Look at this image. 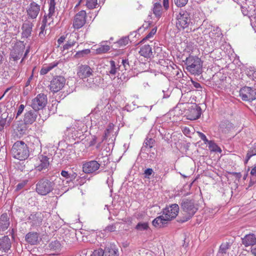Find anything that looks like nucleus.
I'll list each match as a JSON object with an SVG mask.
<instances>
[{
  "instance_id": "1",
  "label": "nucleus",
  "mask_w": 256,
  "mask_h": 256,
  "mask_svg": "<svg viewBox=\"0 0 256 256\" xmlns=\"http://www.w3.org/2000/svg\"><path fill=\"white\" fill-rule=\"evenodd\" d=\"M14 158L20 160H26L30 156V150L27 144L22 141H17L12 148Z\"/></svg>"
},
{
  "instance_id": "2",
  "label": "nucleus",
  "mask_w": 256,
  "mask_h": 256,
  "mask_svg": "<svg viewBox=\"0 0 256 256\" xmlns=\"http://www.w3.org/2000/svg\"><path fill=\"white\" fill-rule=\"evenodd\" d=\"M185 64L186 70L192 74L199 76L202 72V62L196 56H190L186 58Z\"/></svg>"
},
{
  "instance_id": "3",
  "label": "nucleus",
  "mask_w": 256,
  "mask_h": 256,
  "mask_svg": "<svg viewBox=\"0 0 256 256\" xmlns=\"http://www.w3.org/2000/svg\"><path fill=\"white\" fill-rule=\"evenodd\" d=\"M182 206V222H186L191 218L198 210L194 202L192 200H184L181 204Z\"/></svg>"
},
{
  "instance_id": "4",
  "label": "nucleus",
  "mask_w": 256,
  "mask_h": 256,
  "mask_svg": "<svg viewBox=\"0 0 256 256\" xmlns=\"http://www.w3.org/2000/svg\"><path fill=\"white\" fill-rule=\"evenodd\" d=\"M66 78L61 76H56L52 78L48 85L50 91L54 94L61 90L66 84Z\"/></svg>"
},
{
  "instance_id": "5",
  "label": "nucleus",
  "mask_w": 256,
  "mask_h": 256,
  "mask_svg": "<svg viewBox=\"0 0 256 256\" xmlns=\"http://www.w3.org/2000/svg\"><path fill=\"white\" fill-rule=\"evenodd\" d=\"M53 189L54 184L47 180H41L36 185V192L42 196H46L52 192Z\"/></svg>"
},
{
  "instance_id": "6",
  "label": "nucleus",
  "mask_w": 256,
  "mask_h": 256,
  "mask_svg": "<svg viewBox=\"0 0 256 256\" xmlns=\"http://www.w3.org/2000/svg\"><path fill=\"white\" fill-rule=\"evenodd\" d=\"M240 96L244 101L251 102L256 99V90L244 86L240 90Z\"/></svg>"
},
{
  "instance_id": "7",
  "label": "nucleus",
  "mask_w": 256,
  "mask_h": 256,
  "mask_svg": "<svg viewBox=\"0 0 256 256\" xmlns=\"http://www.w3.org/2000/svg\"><path fill=\"white\" fill-rule=\"evenodd\" d=\"M47 102L46 95L44 94H40L32 100L30 106L34 110L38 111L44 108Z\"/></svg>"
},
{
  "instance_id": "8",
  "label": "nucleus",
  "mask_w": 256,
  "mask_h": 256,
  "mask_svg": "<svg viewBox=\"0 0 256 256\" xmlns=\"http://www.w3.org/2000/svg\"><path fill=\"white\" fill-rule=\"evenodd\" d=\"M176 25L179 30H184L188 28L190 23V14L186 11L180 12L176 17Z\"/></svg>"
},
{
  "instance_id": "9",
  "label": "nucleus",
  "mask_w": 256,
  "mask_h": 256,
  "mask_svg": "<svg viewBox=\"0 0 256 256\" xmlns=\"http://www.w3.org/2000/svg\"><path fill=\"white\" fill-rule=\"evenodd\" d=\"M87 14L84 10H82L76 13L74 16L72 27L76 30H78L83 27L86 22Z\"/></svg>"
},
{
  "instance_id": "10",
  "label": "nucleus",
  "mask_w": 256,
  "mask_h": 256,
  "mask_svg": "<svg viewBox=\"0 0 256 256\" xmlns=\"http://www.w3.org/2000/svg\"><path fill=\"white\" fill-rule=\"evenodd\" d=\"M32 162L35 169L38 171L47 168L50 165L49 158L42 154L32 159Z\"/></svg>"
},
{
  "instance_id": "11",
  "label": "nucleus",
  "mask_w": 256,
  "mask_h": 256,
  "mask_svg": "<svg viewBox=\"0 0 256 256\" xmlns=\"http://www.w3.org/2000/svg\"><path fill=\"white\" fill-rule=\"evenodd\" d=\"M100 164L94 160L85 162L82 164V172L86 174H93L100 168Z\"/></svg>"
},
{
  "instance_id": "12",
  "label": "nucleus",
  "mask_w": 256,
  "mask_h": 256,
  "mask_svg": "<svg viewBox=\"0 0 256 256\" xmlns=\"http://www.w3.org/2000/svg\"><path fill=\"white\" fill-rule=\"evenodd\" d=\"M179 206L177 204H172L169 206L166 207L163 212V214L168 219L170 220L175 218L179 212Z\"/></svg>"
},
{
  "instance_id": "13",
  "label": "nucleus",
  "mask_w": 256,
  "mask_h": 256,
  "mask_svg": "<svg viewBox=\"0 0 256 256\" xmlns=\"http://www.w3.org/2000/svg\"><path fill=\"white\" fill-rule=\"evenodd\" d=\"M92 73V70L88 66L82 64L78 67L76 74L80 79L84 80L85 79L90 76Z\"/></svg>"
},
{
  "instance_id": "14",
  "label": "nucleus",
  "mask_w": 256,
  "mask_h": 256,
  "mask_svg": "<svg viewBox=\"0 0 256 256\" xmlns=\"http://www.w3.org/2000/svg\"><path fill=\"white\" fill-rule=\"evenodd\" d=\"M201 115V109L194 104L189 108L186 114L187 119L192 120L198 119Z\"/></svg>"
},
{
  "instance_id": "15",
  "label": "nucleus",
  "mask_w": 256,
  "mask_h": 256,
  "mask_svg": "<svg viewBox=\"0 0 256 256\" xmlns=\"http://www.w3.org/2000/svg\"><path fill=\"white\" fill-rule=\"evenodd\" d=\"M40 5L36 2H30L26 9L28 18L30 19H36L40 12Z\"/></svg>"
},
{
  "instance_id": "16",
  "label": "nucleus",
  "mask_w": 256,
  "mask_h": 256,
  "mask_svg": "<svg viewBox=\"0 0 256 256\" xmlns=\"http://www.w3.org/2000/svg\"><path fill=\"white\" fill-rule=\"evenodd\" d=\"M43 218V214L41 212H36L31 214L28 217V220L32 225L39 226L42 224Z\"/></svg>"
},
{
  "instance_id": "17",
  "label": "nucleus",
  "mask_w": 256,
  "mask_h": 256,
  "mask_svg": "<svg viewBox=\"0 0 256 256\" xmlns=\"http://www.w3.org/2000/svg\"><path fill=\"white\" fill-rule=\"evenodd\" d=\"M11 242L8 236H5L0 238V250L7 252L11 248Z\"/></svg>"
},
{
  "instance_id": "18",
  "label": "nucleus",
  "mask_w": 256,
  "mask_h": 256,
  "mask_svg": "<svg viewBox=\"0 0 256 256\" xmlns=\"http://www.w3.org/2000/svg\"><path fill=\"white\" fill-rule=\"evenodd\" d=\"M242 241L246 247L252 246L256 243V237L254 234H250L242 238Z\"/></svg>"
},
{
  "instance_id": "19",
  "label": "nucleus",
  "mask_w": 256,
  "mask_h": 256,
  "mask_svg": "<svg viewBox=\"0 0 256 256\" xmlns=\"http://www.w3.org/2000/svg\"><path fill=\"white\" fill-rule=\"evenodd\" d=\"M10 224V218L6 214H3L0 216V233L6 230Z\"/></svg>"
},
{
  "instance_id": "20",
  "label": "nucleus",
  "mask_w": 256,
  "mask_h": 256,
  "mask_svg": "<svg viewBox=\"0 0 256 256\" xmlns=\"http://www.w3.org/2000/svg\"><path fill=\"white\" fill-rule=\"evenodd\" d=\"M168 221V219H166L165 216L162 214L154 218L152 222V224L156 228H160L164 226Z\"/></svg>"
},
{
  "instance_id": "21",
  "label": "nucleus",
  "mask_w": 256,
  "mask_h": 256,
  "mask_svg": "<svg viewBox=\"0 0 256 256\" xmlns=\"http://www.w3.org/2000/svg\"><path fill=\"white\" fill-rule=\"evenodd\" d=\"M59 64L58 61H54L52 62H51L48 64H44L40 70V74L44 76L47 74L49 72L52 70L54 68L56 67Z\"/></svg>"
},
{
  "instance_id": "22",
  "label": "nucleus",
  "mask_w": 256,
  "mask_h": 256,
  "mask_svg": "<svg viewBox=\"0 0 256 256\" xmlns=\"http://www.w3.org/2000/svg\"><path fill=\"white\" fill-rule=\"evenodd\" d=\"M39 235L36 232H30L26 236V240L31 244H36L38 241Z\"/></svg>"
},
{
  "instance_id": "23",
  "label": "nucleus",
  "mask_w": 256,
  "mask_h": 256,
  "mask_svg": "<svg viewBox=\"0 0 256 256\" xmlns=\"http://www.w3.org/2000/svg\"><path fill=\"white\" fill-rule=\"evenodd\" d=\"M37 114L32 110L26 112L24 114V122L26 124H32L36 120Z\"/></svg>"
},
{
  "instance_id": "24",
  "label": "nucleus",
  "mask_w": 256,
  "mask_h": 256,
  "mask_svg": "<svg viewBox=\"0 0 256 256\" xmlns=\"http://www.w3.org/2000/svg\"><path fill=\"white\" fill-rule=\"evenodd\" d=\"M139 54L144 58H150L152 55V48L149 45H144L140 48Z\"/></svg>"
},
{
  "instance_id": "25",
  "label": "nucleus",
  "mask_w": 256,
  "mask_h": 256,
  "mask_svg": "<svg viewBox=\"0 0 256 256\" xmlns=\"http://www.w3.org/2000/svg\"><path fill=\"white\" fill-rule=\"evenodd\" d=\"M32 24L30 22L24 23L22 26L23 37L28 38L31 34Z\"/></svg>"
},
{
  "instance_id": "26",
  "label": "nucleus",
  "mask_w": 256,
  "mask_h": 256,
  "mask_svg": "<svg viewBox=\"0 0 256 256\" xmlns=\"http://www.w3.org/2000/svg\"><path fill=\"white\" fill-rule=\"evenodd\" d=\"M104 252V256H118V250L114 246H106Z\"/></svg>"
},
{
  "instance_id": "27",
  "label": "nucleus",
  "mask_w": 256,
  "mask_h": 256,
  "mask_svg": "<svg viewBox=\"0 0 256 256\" xmlns=\"http://www.w3.org/2000/svg\"><path fill=\"white\" fill-rule=\"evenodd\" d=\"M76 40L77 38L76 35L74 34H70L67 42L63 46V50H68L74 46L76 44Z\"/></svg>"
},
{
  "instance_id": "28",
  "label": "nucleus",
  "mask_w": 256,
  "mask_h": 256,
  "mask_svg": "<svg viewBox=\"0 0 256 256\" xmlns=\"http://www.w3.org/2000/svg\"><path fill=\"white\" fill-rule=\"evenodd\" d=\"M152 11L154 14L156 18H159L162 16L163 10L160 2H156L154 4Z\"/></svg>"
},
{
  "instance_id": "29",
  "label": "nucleus",
  "mask_w": 256,
  "mask_h": 256,
  "mask_svg": "<svg viewBox=\"0 0 256 256\" xmlns=\"http://www.w3.org/2000/svg\"><path fill=\"white\" fill-rule=\"evenodd\" d=\"M114 128V124L112 123H110L108 124V126L104 132V134L103 136V138L102 140V142L106 140L110 136V134L113 132Z\"/></svg>"
},
{
  "instance_id": "30",
  "label": "nucleus",
  "mask_w": 256,
  "mask_h": 256,
  "mask_svg": "<svg viewBox=\"0 0 256 256\" xmlns=\"http://www.w3.org/2000/svg\"><path fill=\"white\" fill-rule=\"evenodd\" d=\"M206 144H208V148L212 152H222L221 148L213 141L209 140Z\"/></svg>"
},
{
  "instance_id": "31",
  "label": "nucleus",
  "mask_w": 256,
  "mask_h": 256,
  "mask_svg": "<svg viewBox=\"0 0 256 256\" xmlns=\"http://www.w3.org/2000/svg\"><path fill=\"white\" fill-rule=\"evenodd\" d=\"M86 6L90 10L96 8L98 6V0H86Z\"/></svg>"
},
{
  "instance_id": "32",
  "label": "nucleus",
  "mask_w": 256,
  "mask_h": 256,
  "mask_svg": "<svg viewBox=\"0 0 256 256\" xmlns=\"http://www.w3.org/2000/svg\"><path fill=\"white\" fill-rule=\"evenodd\" d=\"M148 224L146 222H138L135 227V229L138 231L146 230H148Z\"/></svg>"
},
{
  "instance_id": "33",
  "label": "nucleus",
  "mask_w": 256,
  "mask_h": 256,
  "mask_svg": "<svg viewBox=\"0 0 256 256\" xmlns=\"http://www.w3.org/2000/svg\"><path fill=\"white\" fill-rule=\"evenodd\" d=\"M110 50V46L108 45H101L96 49L97 54H103L106 52Z\"/></svg>"
},
{
  "instance_id": "34",
  "label": "nucleus",
  "mask_w": 256,
  "mask_h": 256,
  "mask_svg": "<svg viewBox=\"0 0 256 256\" xmlns=\"http://www.w3.org/2000/svg\"><path fill=\"white\" fill-rule=\"evenodd\" d=\"M90 50L89 49H85L82 50H80L76 52L74 56V57L76 58H78L81 57H83L84 55L88 54L90 53Z\"/></svg>"
},
{
  "instance_id": "35",
  "label": "nucleus",
  "mask_w": 256,
  "mask_h": 256,
  "mask_svg": "<svg viewBox=\"0 0 256 256\" xmlns=\"http://www.w3.org/2000/svg\"><path fill=\"white\" fill-rule=\"evenodd\" d=\"M230 244L228 242L222 244L219 249V252L221 254H226L228 250L230 248Z\"/></svg>"
},
{
  "instance_id": "36",
  "label": "nucleus",
  "mask_w": 256,
  "mask_h": 256,
  "mask_svg": "<svg viewBox=\"0 0 256 256\" xmlns=\"http://www.w3.org/2000/svg\"><path fill=\"white\" fill-rule=\"evenodd\" d=\"M157 30L156 27H154L152 29L150 32L140 41V42H143L146 40H148L156 34Z\"/></svg>"
},
{
  "instance_id": "37",
  "label": "nucleus",
  "mask_w": 256,
  "mask_h": 256,
  "mask_svg": "<svg viewBox=\"0 0 256 256\" xmlns=\"http://www.w3.org/2000/svg\"><path fill=\"white\" fill-rule=\"evenodd\" d=\"M110 70L109 71L110 74H111L114 75L117 72V70L119 69L120 68H116V63L114 60L110 61Z\"/></svg>"
},
{
  "instance_id": "38",
  "label": "nucleus",
  "mask_w": 256,
  "mask_h": 256,
  "mask_svg": "<svg viewBox=\"0 0 256 256\" xmlns=\"http://www.w3.org/2000/svg\"><path fill=\"white\" fill-rule=\"evenodd\" d=\"M129 42V38L128 37H124L119 40L117 44L120 46H124L127 45Z\"/></svg>"
},
{
  "instance_id": "39",
  "label": "nucleus",
  "mask_w": 256,
  "mask_h": 256,
  "mask_svg": "<svg viewBox=\"0 0 256 256\" xmlns=\"http://www.w3.org/2000/svg\"><path fill=\"white\" fill-rule=\"evenodd\" d=\"M48 19L47 16H44V19L42 21V24L40 26V32L39 35L40 36L41 34H44V32L45 30V28L46 26Z\"/></svg>"
},
{
  "instance_id": "40",
  "label": "nucleus",
  "mask_w": 256,
  "mask_h": 256,
  "mask_svg": "<svg viewBox=\"0 0 256 256\" xmlns=\"http://www.w3.org/2000/svg\"><path fill=\"white\" fill-rule=\"evenodd\" d=\"M188 0H174V4L178 6V7H183L185 6Z\"/></svg>"
},
{
  "instance_id": "41",
  "label": "nucleus",
  "mask_w": 256,
  "mask_h": 256,
  "mask_svg": "<svg viewBox=\"0 0 256 256\" xmlns=\"http://www.w3.org/2000/svg\"><path fill=\"white\" fill-rule=\"evenodd\" d=\"M104 250L102 248H100L94 250L90 254V256H104Z\"/></svg>"
},
{
  "instance_id": "42",
  "label": "nucleus",
  "mask_w": 256,
  "mask_h": 256,
  "mask_svg": "<svg viewBox=\"0 0 256 256\" xmlns=\"http://www.w3.org/2000/svg\"><path fill=\"white\" fill-rule=\"evenodd\" d=\"M154 142V140L152 138L146 139L144 142V146L150 148L153 147Z\"/></svg>"
},
{
  "instance_id": "43",
  "label": "nucleus",
  "mask_w": 256,
  "mask_h": 256,
  "mask_svg": "<svg viewBox=\"0 0 256 256\" xmlns=\"http://www.w3.org/2000/svg\"><path fill=\"white\" fill-rule=\"evenodd\" d=\"M55 8L56 7H52V6H49L48 8V13L47 16H47V19H50V20H52V16H53L55 12Z\"/></svg>"
},
{
  "instance_id": "44",
  "label": "nucleus",
  "mask_w": 256,
  "mask_h": 256,
  "mask_svg": "<svg viewBox=\"0 0 256 256\" xmlns=\"http://www.w3.org/2000/svg\"><path fill=\"white\" fill-rule=\"evenodd\" d=\"M251 180L256 182V166L252 168L250 172Z\"/></svg>"
},
{
  "instance_id": "45",
  "label": "nucleus",
  "mask_w": 256,
  "mask_h": 256,
  "mask_svg": "<svg viewBox=\"0 0 256 256\" xmlns=\"http://www.w3.org/2000/svg\"><path fill=\"white\" fill-rule=\"evenodd\" d=\"M196 133L198 134L199 137L204 142V144H206L209 141L205 134H204L203 133L200 132H197Z\"/></svg>"
},
{
  "instance_id": "46",
  "label": "nucleus",
  "mask_w": 256,
  "mask_h": 256,
  "mask_svg": "<svg viewBox=\"0 0 256 256\" xmlns=\"http://www.w3.org/2000/svg\"><path fill=\"white\" fill-rule=\"evenodd\" d=\"M150 24L148 22H145L142 26L140 28V30L141 31L144 30L150 27Z\"/></svg>"
},
{
  "instance_id": "47",
  "label": "nucleus",
  "mask_w": 256,
  "mask_h": 256,
  "mask_svg": "<svg viewBox=\"0 0 256 256\" xmlns=\"http://www.w3.org/2000/svg\"><path fill=\"white\" fill-rule=\"evenodd\" d=\"M256 151L255 152H252V150H249L248 153H247V155H246V163H247L248 160H250V158L252 156H254V155H256Z\"/></svg>"
},
{
  "instance_id": "48",
  "label": "nucleus",
  "mask_w": 256,
  "mask_h": 256,
  "mask_svg": "<svg viewBox=\"0 0 256 256\" xmlns=\"http://www.w3.org/2000/svg\"><path fill=\"white\" fill-rule=\"evenodd\" d=\"M122 66L124 68V70H127L130 68L129 62L128 60H122Z\"/></svg>"
},
{
  "instance_id": "49",
  "label": "nucleus",
  "mask_w": 256,
  "mask_h": 256,
  "mask_svg": "<svg viewBox=\"0 0 256 256\" xmlns=\"http://www.w3.org/2000/svg\"><path fill=\"white\" fill-rule=\"evenodd\" d=\"M162 4L164 9L168 10L170 8L169 0H163Z\"/></svg>"
},
{
  "instance_id": "50",
  "label": "nucleus",
  "mask_w": 256,
  "mask_h": 256,
  "mask_svg": "<svg viewBox=\"0 0 256 256\" xmlns=\"http://www.w3.org/2000/svg\"><path fill=\"white\" fill-rule=\"evenodd\" d=\"M6 124V120L2 119L0 120V131L4 130V126Z\"/></svg>"
},
{
  "instance_id": "51",
  "label": "nucleus",
  "mask_w": 256,
  "mask_h": 256,
  "mask_svg": "<svg viewBox=\"0 0 256 256\" xmlns=\"http://www.w3.org/2000/svg\"><path fill=\"white\" fill-rule=\"evenodd\" d=\"M106 230L108 232H114L116 230V226L114 225H109L106 228Z\"/></svg>"
},
{
  "instance_id": "52",
  "label": "nucleus",
  "mask_w": 256,
  "mask_h": 256,
  "mask_svg": "<svg viewBox=\"0 0 256 256\" xmlns=\"http://www.w3.org/2000/svg\"><path fill=\"white\" fill-rule=\"evenodd\" d=\"M66 38V36H61L58 40V46H60V45L64 42V40Z\"/></svg>"
},
{
  "instance_id": "53",
  "label": "nucleus",
  "mask_w": 256,
  "mask_h": 256,
  "mask_svg": "<svg viewBox=\"0 0 256 256\" xmlns=\"http://www.w3.org/2000/svg\"><path fill=\"white\" fill-rule=\"evenodd\" d=\"M182 132L186 135H188L190 134V130L189 128L186 127V126L182 128Z\"/></svg>"
},
{
  "instance_id": "54",
  "label": "nucleus",
  "mask_w": 256,
  "mask_h": 256,
  "mask_svg": "<svg viewBox=\"0 0 256 256\" xmlns=\"http://www.w3.org/2000/svg\"><path fill=\"white\" fill-rule=\"evenodd\" d=\"M24 108V104H20L18 108L17 115H20L23 112Z\"/></svg>"
},
{
  "instance_id": "55",
  "label": "nucleus",
  "mask_w": 256,
  "mask_h": 256,
  "mask_svg": "<svg viewBox=\"0 0 256 256\" xmlns=\"http://www.w3.org/2000/svg\"><path fill=\"white\" fill-rule=\"evenodd\" d=\"M191 81H192V85L194 86V88H201V86L200 83H198L196 82H195L192 80H191Z\"/></svg>"
},
{
  "instance_id": "56",
  "label": "nucleus",
  "mask_w": 256,
  "mask_h": 256,
  "mask_svg": "<svg viewBox=\"0 0 256 256\" xmlns=\"http://www.w3.org/2000/svg\"><path fill=\"white\" fill-rule=\"evenodd\" d=\"M61 175L66 178H68L70 177L68 172L64 170L61 172Z\"/></svg>"
},
{
  "instance_id": "57",
  "label": "nucleus",
  "mask_w": 256,
  "mask_h": 256,
  "mask_svg": "<svg viewBox=\"0 0 256 256\" xmlns=\"http://www.w3.org/2000/svg\"><path fill=\"white\" fill-rule=\"evenodd\" d=\"M96 139L97 138L96 136H93L92 140L90 142V146H92L96 144Z\"/></svg>"
},
{
  "instance_id": "58",
  "label": "nucleus",
  "mask_w": 256,
  "mask_h": 256,
  "mask_svg": "<svg viewBox=\"0 0 256 256\" xmlns=\"http://www.w3.org/2000/svg\"><path fill=\"white\" fill-rule=\"evenodd\" d=\"M152 172V168H147L144 171V174L147 175H151Z\"/></svg>"
},
{
  "instance_id": "59",
  "label": "nucleus",
  "mask_w": 256,
  "mask_h": 256,
  "mask_svg": "<svg viewBox=\"0 0 256 256\" xmlns=\"http://www.w3.org/2000/svg\"><path fill=\"white\" fill-rule=\"evenodd\" d=\"M56 3L55 0L50 1L49 4V6L56 7Z\"/></svg>"
},
{
  "instance_id": "60",
  "label": "nucleus",
  "mask_w": 256,
  "mask_h": 256,
  "mask_svg": "<svg viewBox=\"0 0 256 256\" xmlns=\"http://www.w3.org/2000/svg\"><path fill=\"white\" fill-rule=\"evenodd\" d=\"M251 252L254 256H256V246L252 248L251 250Z\"/></svg>"
},
{
  "instance_id": "61",
  "label": "nucleus",
  "mask_w": 256,
  "mask_h": 256,
  "mask_svg": "<svg viewBox=\"0 0 256 256\" xmlns=\"http://www.w3.org/2000/svg\"><path fill=\"white\" fill-rule=\"evenodd\" d=\"M86 178H80V181L79 182V184H80V185H82V184H83L86 180Z\"/></svg>"
},
{
  "instance_id": "62",
  "label": "nucleus",
  "mask_w": 256,
  "mask_h": 256,
  "mask_svg": "<svg viewBox=\"0 0 256 256\" xmlns=\"http://www.w3.org/2000/svg\"><path fill=\"white\" fill-rule=\"evenodd\" d=\"M82 0H77L76 1H78V3L76 5L74 8H78L80 4L82 3Z\"/></svg>"
},
{
  "instance_id": "63",
  "label": "nucleus",
  "mask_w": 256,
  "mask_h": 256,
  "mask_svg": "<svg viewBox=\"0 0 256 256\" xmlns=\"http://www.w3.org/2000/svg\"><path fill=\"white\" fill-rule=\"evenodd\" d=\"M36 68V67L35 66V67L33 68V70H32V76H30V78L29 80L32 79V76H33L34 72V70H35V68Z\"/></svg>"
},
{
  "instance_id": "64",
  "label": "nucleus",
  "mask_w": 256,
  "mask_h": 256,
  "mask_svg": "<svg viewBox=\"0 0 256 256\" xmlns=\"http://www.w3.org/2000/svg\"><path fill=\"white\" fill-rule=\"evenodd\" d=\"M12 58H13L14 60H16L19 58L18 56H15V57L13 56Z\"/></svg>"
}]
</instances>
